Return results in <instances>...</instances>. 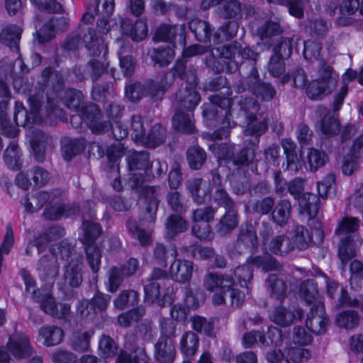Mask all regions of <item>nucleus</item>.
<instances>
[{"label": "nucleus", "mask_w": 363, "mask_h": 363, "mask_svg": "<svg viewBox=\"0 0 363 363\" xmlns=\"http://www.w3.org/2000/svg\"><path fill=\"white\" fill-rule=\"evenodd\" d=\"M65 97L66 106L77 112L70 118V123L74 128L81 127L83 122L89 125L91 131L96 133L104 132L109 128V123L101 121V111L96 104H89L86 108L81 107L83 99L81 91L69 90L66 92Z\"/></svg>", "instance_id": "obj_1"}, {"label": "nucleus", "mask_w": 363, "mask_h": 363, "mask_svg": "<svg viewBox=\"0 0 363 363\" xmlns=\"http://www.w3.org/2000/svg\"><path fill=\"white\" fill-rule=\"evenodd\" d=\"M30 111L28 113L21 102H16L14 110V121L18 125L26 128V138L29 141L38 160H43L45 136L39 130H33L31 125L42 122V118L38 115L41 101L37 97L28 99Z\"/></svg>", "instance_id": "obj_2"}, {"label": "nucleus", "mask_w": 363, "mask_h": 363, "mask_svg": "<svg viewBox=\"0 0 363 363\" xmlns=\"http://www.w3.org/2000/svg\"><path fill=\"white\" fill-rule=\"evenodd\" d=\"M235 284V281L230 275L218 272L207 273L203 280L205 289L215 293L212 297V301L216 306L225 303V296L227 292H230L233 305L239 306L244 302V294L234 288Z\"/></svg>", "instance_id": "obj_3"}, {"label": "nucleus", "mask_w": 363, "mask_h": 363, "mask_svg": "<svg viewBox=\"0 0 363 363\" xmlns=\"http://www.w3.org/2000/svg\"><path fill=\"white\" fill-rule=\"evenodd\" d=\"M21 277L24 281L26 290L30 293L32 298L40 303L42 309L48 314L56 317L63 318L68 314L70 307L65 303L56 305L51 294L50 289L35 290V283L32 277L26 271L21 272Z\"/></svg>", "instance_id": "obj_4"}, {"label": "nucleus", "mask_w": 363, "mask_h": 363, "mask_svg": "<svg viewBox=\"0 0 363 363\" xmlns=\"http://www.w3.org/2000/svg\"><path fill=\"white\" fill-rule=\"evenodd\" d=\"M82 230L84 233L82 240L86 245V255L88 264L92 272L97 273L100 268L101 254L100 250L94 244V241L100 235L101 231V228L92 220L90 221L84 220Z\"/></svg>", "instance_id": "obj_5"}, {"label": "nucleus", "mask_w": 363, "mask_h": 363, "mask_svg": "<svg viewBox=\"0 0 363 363\" xmlns=\"http://www.w3.org/2000/svg\"><path fill=\"white\" fill-rule=\"evenodd\" d=\"M71 255V246L67 242L55 245L52 247L50 256H45L40 259L38 269L42 273V276L48 279H52L58 274L59 265L57 262L58 257L65 259L68 258Z\"/></svg>", "instance_id": "obj_6"}, {"label": "nucleus", "mask_w": 363, "mask_h": 363, "mask_svg": "<svg viewBox=\"0 0 363 363\" xmlns=\"http://www.w3.org/2000/svg\"><path fill=\"white\" fill-rule=\"evenodd\" d=\"M108 21L103 18L97 22V30L89 29L84 37V43L90 55L99 56L108 54V46L104 38L109 31Z\"/></svg>", "instance_id": "obj_7"}, {"label": "nucleus", "mask_w": 363, "mask_h": 363, "mask_svg": "<svg viewBox=\"0 0 363 363\" xmlns=\"http://www.w3.org/2000/svg\"><path fill=\"white\" fill-rule=\"evenodd\" d=\"M210 102L203 105V116L206 121H218L220 116H224L226 125H230L232 100L226 96L213 95L209 97Z\"/></svg>", "instance_id": "obj_8"}, {"label": "nucleus", "mask_w": 363, "mask_h": 363, "mask_svg": "<svg viewBox=\"0 0 363 363\" xmlns=\"http://www.w3.org/2000/svg\"><path fill=\"white\" fill-rule=\"evenodd\" d=\"M81 261L72 259L65 267L63 278L60 283V289L65 294L66 298L72 296V289L78 287L82 283Z\"/></svg>", "instance_id": "obj_9"}, {"label": "nucleus", "mask_w": 363, "mask_h": 363, "mask_svg": "<svg viewBox=\"0 0 363 363\" xmlns=\"http://www.w3.org/2000/svg\"><path fill=\"white\" fill-rule=\"evenodd\" d=\"M177 30V28L173 26H160V66L168 65L174 57Z\"/></svg>", "instance_id": "obj_10"}, {"label": "nucleus", "mask_w": 363, "mask_h": 363, "mask_svg": "<svg viewBox=\"0 0 363 363\" xmlns=\"http://www.w3.org/2000/svg\"><path fill=\"white\" fill-rule=\"evenodd\" d=\"M319 199L315 194L305 193L298 199L300 214L308 218V225L319 230L320 223L315 219L319 211Z\"/></svg>", "instance_id": "obj_11"}, {"label": "nucleus", "mask_w": 363, "mask_h": 363, "mask_svg": "<svg viewBox=\"0 0 363 363\" xmlns=\"http://www.w3.org/2000/svg\"><path fill=\"white\" fill-rule=\"evenodd\" d=\"M306 327L313 333L321 335L325 333L329 325V319L325 314L324 304L318 301L311 309L306 320Z\"/></svg>", "instance_id": "obj_12"}, {"label": "nucleus", "mask_w": 363, "mask_h": 363, "mask_svg": "<svg viewBox=\"0 0 363 363\" xmlns=\"http://www.w3.org/2000/svg\"><path fill=\"white\" fill-rule=\"evenodd\" d=\"M117 46V55L122 72L125 77H130L135 68V60L130 55L132 46L129 40L124 38H117L115 41Z\"/></svg>", "instance_id": "obj_13"}, {"label": "nucleus", "mask_w": 363, "mask_h": 363, "mask_svg": "<svg viewBox=\"0 0 363 363\" xmlns=\"http://www.w3.org/2000/svg\"><path fill=\"white\" fill-rule=\"evenodd\" d=\"M187 82L189 86L179 91L178 100L179 103V109H187L191 111L198 105L200 101V96L195 90L196 84V76L195 70L191 72V76L188 77Z\"/></svg>", "instance_id": "obj_14"}, {"label": "nucleus", "mask_w": 363, "mask_h": 363, "mask_svg": "<svg viewBox=\"0 0 363 363\" xmlns=\"http://www.w3.org/2000/svg\"><path fill=\"white\" fill-rule=\"evenodd\" d=\"M193 263L187 260H175L169 267L168 272L160 269V278L164 277H169L179 283L188 281L192 274Z\"/></svg>", "instance_id": "obj_15"}, {"label": "nucleus", "mask_w": 363, "mask_h": 363, "mask_svg": "<svg viewBox=\"0 0 363 363\" xmlns=\"http://www.w3.org/2000/svg\"><path fill=\"white\" fill-rule=\"evenodd\" d=\"M8 347L10 353L17 358L30 356L32 352L28 337L21 333H16L9 338Z\"/></svg>", "instance_id": "obj_16"}, {"label": "nucleus", "mask_w": 363, "mask_h": 363, "mask_svg": "<svg viewBox=\"0 0 363 363\" xmlns=\"http://www.w3.org/2000/svg\"><path fill=\"white\" fill-rule=\"evenodd\" d=\"M120 28L123 35L130 37L133 41H141L147 35V26L145 21L138 19L134 23L129 20L121 22Z\"/></svg>", "instance_id": "obj_17"}, {"label": "nucleus", "mask_w": 363, "mask_h": 363, "mask_svg": "<svg viewBox=\"0 0 363 363\" xmlns=\"http://www.w3.org/2000/svg\"><path fill=\"white\" fill-rule=\"evenodd\" d=\"M335 88V81L329 80L327 83L317 79L308 83L306 91L313 100H320L331 94Z\"/></svg>", "instance_id": "obj_18"}, {"label": "nucleus", "mask_w": 363, "mask_h": 363, "mask_svg": "<svg viewBox=\"0 0 363 363\" xmlns=\"http://www.w3.org/2000/svg\"><path fill=\"white\" fill-rule=\"evenodd\" d=\"M206 66L214 74H219L224 71L233 72L238 69V65L235 61H226L220 56H216L211 50L205 57Z\"/></svg>", "instance_id": "obj_19"}, {"label": "nucleus", "mask_w": 363, "mask_h": 363, "mask_svg": "<svg viewBox=\"0 0 363 363\" xmlns=\"http://www.w3.org/2000/svg\"><path fill=\"white\" fill-rule=\"evenodd\" d=\"M291 215V204L287 199L280 200L274 206L270 218L280 228L285 227Z\"/></svg>", "instance_id": "obj_20"}, {"label": "nucleus", "mask_w": 363, "mask_h": 363, "mask_svg": "<svg viewBox=\"0 0 363 363\" xmlns=\"http://www.w3.org/2000/svg\"><path fill=\"white\" fill-rule=\"evenodd\" d=\"M269 251L276 255H286L294 249L291 239L286 235H278L268 243Z\"/></svg>", "instance_id": "obj_21"}, {"label": "nucleus", "mask_w": 363, "mask_h": 363, "mask_svg": "<svg viewBox=\"0 0 363 363\" xmlns=\"http://www.w3.org/2000/svg\"><path fill=\"white\" fill-rule=\"evenodd\" d=\"M0 97L3 98V100L0 101V122L1 126L2 127L4 133L9 137H15L18 134V130L16 128H6L4 127L6 123V109L8 107V99L9 98V91L8 87L4 82L0 80Z\"/></svg>", "instance_id": "obj_22"}, {"label": "nucleus", "mask_w": 363, "mask_h": 363, "mask_svg": "<svg viewBox=\"0 0 363 363\" xmlns=\"http://www.w3.org/2000/svg\"><path fill=\"white\" fill-rule=\"evenodd\" d=\"M238 225V215L233 208L228 209L216 226V232L220 236H225L233 230Z\"/></svg>", "instance_id": "obj_23"}, {"label": "nucleus", "mask_w": 363, "mask_h": 363, "mask_svg": "<svg viewBox=\"0 0 363 363\" xmlns=\"http://www.w3.org/2000/svg\"><path fill=\"white\" fill-rule=\"evenodd\" d=\"M173 126L177 130L184 133H193L196 130L193 115L184 113L178 108L172 119Z\"/></svg>", "instance_id": "obj_24"}, {"label": "nucleus", "mask_w": 363, "mask_h": 363, "mask_svg": "<svg viewBox=\"0 0 363 363\" xmlns=\"http://www.w3.org/2000/svg\"><path fill=\"white\" fill-rule=\"evenodd\" d=\"M199 347L198 335L191 331L185 333L180 340V348L182 354L189 359H193Z\"/></svg>", "instance_id": "obj_25"}, {"label": "nucleus", "mask_w": 363, "mask_h": 363, "mask_svg": "<svg viewBox=\"0 0 363 363\" xmlns=\"http://www.w3.org/2000/svg\"><path fill=\"white\" fill-rule=\"evenodd\" d=\"M64 337L63 330L57 326H44L40 329L39 338L46 346L56 345L61 342Z\"/></svg>", "instance_id": "obj_26"}, {"label": "nucleus", "mask_w": 363, "mask_h": 363, "mask_svg": "<svg viewBox=\"0 0 363 363\" xmlns=\"http://www.w3.org/2000/svg\"><path fill=\"white\" fill-rule=\"evenodd\" d=\"M267 288L271 296L282 301L286 296L287 286L286 282L275 274H270L267 279Z\"/></svg>", "instance_id": "obj_27"}, {"label": "nucleus", "mask_w": 363, "mask_h": 363, "mask_svg": "<svg viewBox=\"0 0 363 363\" xmlns=\"http://www.w3.org/2000/svg\"><path fill=\"white\" fill-rule=\"evenodd\" d=\"M338 255L345 267L347 262L356 256L357 250L354 238L342 237L338 238Z\"/></svg>", "instance_id": "obj_28"}, {"label": "nucleus", "mask_w": 363, "mask_h": 363, "mask_svg": "<svg viewBox=\"0 0 363 363\" xmlns=\"http://www.w3.org/2000/svg\"><path fill=\"white\" fill-rule=\"evenodd\" d=\"M113 0H97L96 8L89 7L84 14L82 21L86 23H91L94 20L95 14L101 13L104 16H108L113 11Z\"/></svg>", "instance_id": "obj_29"}, {"label": "nucleus", "mask_w": 363, "mask_h": 363, "mask_svg": "<svg viewBox=\"0 0 363 363\" xmlns=\"http://www.w3.org/2000/svg\"><path fill=\"white\" fill-rule=\"evenodd\" d=\"M270 320L281 327H287L293 324L295 314L283 306L274 307L269 314Z\"/></svg>", "instance_id": "obj_30"}, {"label": "nucleus", "mask_w": 363, "mask_h": 363, "mask_svg": "<svg viewBox=\"0 0 363 363\" xmlns=\"http://www.w3.org/2000/svg\"><path fill=\"white\" fill-rule=\"evenodd\" d=\"M262 82L259 78L258 71L255 66V63L251 64L250 74L244 80L240 81L235 86V91L240 94L248 89L252 94Z\"/></svg>", "instance_id": "obj_31"}, {"label": "nucleus", "mask_w": 363, "mask_h": 363, "mask_svg": "<svg viewBox=\"0 0 363 363\" xmlns=\"http://www.w3.org/2000/svg\"><path fill=\"white\" fill-rule=\"evenodd\" d=\"M167 239H172L178 233H183L187 229V223L179 215H171L164 223Z\"/></svg>", "instance_id": "obj_32"}, {"label": "nucleus", "mask_w": 363, "mask_h": 363, "mask_svg": "<svg viewBox=\"0 0 363 363\" xmlns=\"http://www.w3.org/2000/svg\"><path fill=\"white\" fill-rule=\"evenodd\" d=\"M21 32L22 30L18 26H8L1 30L0 33V40L11 50L17 51Z\"/></svg>", "instance_id": "obj_33"}, {"label": "nucleus", "mask_w": 363, "mask_h": 363, "mask_svg": "<svg viewBox=\"0 0 363 363\" xmlns=\"http://www.w3.org/2000/svg\"><path fill=\"white\" fill-rule=\"evenodd\" d=\"M189 27L197 40L203 43L211 41V28L208 22L200 19H194L190 21Z\"/></svg>", "instance_id": "obj_34"}, {"label": "nucleus", "mask_w": 363, "mask_h": 363, "mask_svg": "<svg viewBox=\"0 0 363 363\" xmlns=\"http://www.w3.org/2000/svg\"><path fill=\"white\" fill-rule=\"evenodd\" d=\"M93 335V330H84L82 329H77L73 332L70 337L72 347L74 350L79 352L88 350L89 340Z\"/></svg>", "instance_id": "obj_35"}, {"label": "nucleus", "mask_w": 363, "mask_h": 363, "mask_svg": "<svg viewBox=\"0 0 363 363\" xmlns=\"http://www.w3.org/2000/svg\"><path fill=\"white\" fill-rule=\"evenodd\" d=\"M238 28V23L234 21L224 23L213 34V43L219 44L224 41L230 40L237 35Z\"/></svg>", "instance_id": "obj_36"}, {"label": "nucleus", "mask_w": 363, "mask_h": 363, "mask_svg": "<svg viewBox=\"0 0 363 363\" xmlns=\"http://www.w3.org/2000/svg\"><path fill=\"white\" fill-rule=\"evenodd\" d=\"M249 262L258 268H262L264 272L279 271L282 269V265L269 254L251 257Z\"/></svg>", "instance_id": "obj_37"}, {"label": "nucleus", "mask_w": 363, "mask_h": 363, "mask_svg": "<svg viewBox=\"0 0 363 363\" xmlns=\"http://www.w3.org/2000/svg\"><path fill=\"white\" fill-rule=\"evenodd\" d=\"M284 60V59L281 58L280 56L272 55L267 65L268 71L272 76L279 77L283 75L281 79L283 84L288 83L291 79L289 74H284L286 68Z\"/></svg>", "instance_id": "obj_38"}, {"label": "nucleus", "mask_w": 363, "mask_h": 363, "mask_svg": "<svg viewBox=\"0 0 363 363\" xmlns=\"http://www.w3.org/2000/svg\"><path fill=\"white\" fill-rule=\"evenodd\" d=\"M337 326L347 330H352L358 326L359 316L354 310H347L338 313L335 318Z\"/></svg>", "instance_id": "obj_39"}, {"label": "nucleus", "mask_w": 363, "mask_h": 363, "mask_svg": "<svg viewBox=\"0 0 363 363\" xmlns=\"http://www.w3.org/2000/svg\"><path fill=\"white\" fill-rule=\"evenodd\" d=\"M110 300L111 296L109 295L98 292L94 296L91 303H89L88 301H83L81 305L78 306V310L82 315H86L83 308H93L95 311L96 310L101 311L106 309Z\"/></svg>", "instance_id": "obj_40"}, {"label": "nucleus", "mask_w": 363, "mask_h": 363, "mask_svg": "<svg viewBox=\"0 0 363 363\" xmlns=\"http://www.w3.org/2000/svg\"><path fill=\"white\" fill-rule=\"evenodd\" d=\"M359 220L354 217H345L342 218L336 228L335 233L338 238H354L353 233L359 228Z\"/></svg>", "instance_id": "obj_41"}, {"label": "nucleus", "mask_w": 363, "mask_h": 363, "mask_svg": "<svg viewBox=\"0 0 363 363\" xmlns=\"http://www.w3.org/2000/svg\"><path fill=\"white\" fill-rule=\"evenodd\" d=\"M300 298L306 303L311 304L319 297L318 286L313 280L308 279L301 284L299 288Z\"/></svg>", "instance_id": "obj_42"}, {"label": "nucleus", "mask_w": 363, "mask_h": 363, "mask_svg": "<svg viewBox=\"0 0 363 363\" xmlns=\"http://www.w3.org/2000/svg\"><path fill=\"white\" fill-rule=\"evenodd\" d=\"M248 260L247 264L236 267L234 271L238 284L241 287L245 288L247 292L251 289L253 278L252 268Z\"/></svg>", "instance_id": "obj_43"}, {"label": "nucleus", "mask_w": 363, "mask_h": 363, "mask_svg": "<svg viewBox=\"0 0 363 363\" xmlns=\"http://www.w3.org/2000/svg\"><path fill=\"white\" fill-rule=\"evenodd\" d=\"M283 33V28L278 22L269 20L265 21L257 30V35L264 40L279 35Z\"/></svg>", "instance_id": "obj_44"}, {"label": "nucleus", "mask_w": 363, "mask_h": 363, "mask_svg": "<svg viewBox=\"0 0 363 363\" xmlns=\"http://www.w3.org/2000/svg\"><path fill=\"white\" fill-rule=\"evenodd\" d=\"M292 242L294 247L299 250H305L308 248L312 242L311 236L308 230L303 225H296L293 229Z\"/></svg>", "instance_id": "obj_45"}, {"label": "nucleus", "mask_w": 363, "mask_h": 363, "mask_svg": "<svg viewBox=\"0 0 363 363\" xmlns=\"http://www.w3.org/2000/svg\"><path fill=\"white\" fill-rule=\"evenodd\" d=\"M186 158L191 169H199L206 160V154L200 147L193 146L188 149Z\"/></svg>", "instance_id": "obj_46"}, {"label": "nucleus", "mask_w": 363, "mask_h": 363, "mask_svg": "<svg viewBox=\"0 0 363 363\" xmlns=\"http://www.w3.org/2000/svg\"><path fill=\"white\" fill-rule=\"evenodd\" d=\"M320 128L325 135L330 137L340 132V124L337 118L328 112L320 122Z\"/></svg>", "instance_id": "obj_47"}, {"label": "nucleus", "mask_w": 363, "mask_h": 363, "mask_svg": "<svg viewBox=\"0 0 363 363\" xmlns=\"http://www.w3.org/2000/svg\"><path fill=\"white\" fill-rule=\"evenodd\" d=\"M240 111L247 121L254 122L257 119V113L259 110V103L252 98H245L240 103Z\"/></svg>", "instance_id": "obj_48"}, {"label": "nucleus", "mask_w": 363, "mask_h": 363, "mask_svg": "<svg viewBox=\"0 0 363 363\" xmlns=\"http://www.w3.org/2000/svg\"><path fill=\"white\" fill-rule=\"evenodd\" d=\"M4 162L11 169L16 170L21 167V155L16 144L11 143L8 146L4 153Z\"/></svg>", "instance_id": "obj_49"}, {"label": "nucleus", "mask_w": 363, "mask_h": 363, "mask_svg": "<svg viewBox=\"0 0 363 363\" xmlns=\"http://www.w3.org/2000/svg\"><path fill=\"white\" fill-rule=\"evenodd\" d=\"M327 155L315 148H309L307 152V161L311 171H316L323 167L328 161Z\"/></svg>", "instance_id": "obj_50"}, {"label": "nucleus", "mask_w": 363, "mask_h": 363, "mask_svg": "<svg viewBox=\"0 0 363 363\" xmlns=\"http://www.w3.org/2000/svg\"><path fill=\"white\" fill-rule=\"evenodd\" d=\"M124 277L120 272L119 267H112L107 273V279L104 284L107 291L116 292L123 281Z\"/></svg>", "instance_id": "obj_51"}, {"label": "nucleus", "mask_w": 363, "mask_h": 363, "mask_svg": "<svg viewBox=\"0 0 363 363\" xmlns=\"http://www.w3.org/2000/svg\"><path fill=\"white\" fill-rule=\"evenodd\" d=\"M158 274L159 272L155 270L153 272L154 277L149 279L144 285L145 299L149 304L155 303L159 298V284L157 280Z\"/></svg>", "instance_id": "obj_52"}, {"label": "nucleus", "mask_w": 363, "mask_h": 363, "mask_svg": "<svg viewBox=\"0 0 363 363\" xmlns=\"http://www.w3.org/2000/svg\"><path fill=\"white\" fill-rule=\"evenodd\" d=\"M318 72V79L327 83L329 80L335 81V88L337 84L338 75L336 74L333 67L328 65L325 60H319L317 65Z\"/></svg>", "instance_id": "obj_53"}, {"label": "nucleus", "mask_w": 363, "mask_h": 363, "mask_svg": "<svg viewBox=\"0 0 363 363\" xmlns=\"http://www.w3.org/2000/svg\"><path fill=\"white\" fill-rule=\"evenodd\" d=\"M274 205V199L271 196H267L252 203L251 205V209L254 213L265 216L269 213H272Z\"/></svg>", "instance_id": "obj_54"}, {"label": "nucleus", "mask_w": 363, "mask_h": 363, "mask_svg": "<svg viewBox=\"0 0 363 363\" xmlns=\"http://www.w3.org/2000/svg\"><path fill=\"white\" fill-rule=\"evenodd\" d=\"M213 199L215 203L227 210L235 208L234 201L222 186H218L214 189Z\"/></svg>", "instance_id": "obj_55"}, {"label": "nucleus", "mask_w": 363, "mask_h": 363, "mask_svg": "<svg viewBox=\"0 0 363 363\" xmlns=\"http://www.w3.org/2000/svg\"><path fill=\"white\" fill-rule=\"evenodd\" d=\"M294 38L281 37L274 48V55L280 56L282 59H288L292 53L293 41Z\"/></svg>", "instance_id": "obj_56"}, {"label": "nucleus", "mask_w": 363, "mask_h": 363, "mask_svg": "<svg viewBox=\"0 0 363 363\" xmlns=\"http://www.w3.org/2000/svg\"><path fill=\"white\" fill-rule=\"evenodd\" d=\"M203 179L201 178H194L186 182V189L191 194L193 200L198 204L205 203L206 196L199 194V191L202 185Z\"/></svg>", "instance_id": "obj_57"}, {"label": "nucleus", "mask_w": 363, "mask_h": 363, "mask_svg": "<svg viewBox=\"0 0 363 363\" xmlns=\"http://www.w3.org/2000/svg\"><path fill=\"white\" fill-rule=\"evenodd\" d=\"M255 159V150L245 147L240 150L239 152L234 154L233 160V164L238 167L248 166Z\"/></svg>", "instance_id": "obj_58"}, {"label": "nucleus", "mask_w": 363, "mask_h": 363, "mask_svg": "<svg viewBox=\"0 0 363 363\" xmlns=\"http://www.w3.org/2000/svg\"><path fill=\"white\" fill-rule=\"evenodd\" d=\"M192 328L198 333L203 332L209 337L214 336V327L211 321L207 320L201 316H194L191 318Z\"/></svg>", "instance_id": "obj_59"}, {"label": "nucleus", "mask_w": 363, "mask_h": 363, "mask_svg": "<svg viewBox=\"0 0 363 363\" xmlns=\"http://www.w3.org/2000/svg\"><path fill=\"white\" fill-rule=\"evenodd\" d=\"M216 50L225 60L233 61V59L240 51V45L239 43L235 41L228 45L218 47L216 48Z\"/></svg>", "instance_id": "obj_60"}, {"label": "nucleus", "mask_w": 363, "mask_h": 363, "mask_svg": "<svg viewBox=\"0 0 363 363\" xmlns=\"http://www.w3.org/2000/svg\"><path fill=\"white\" fill-rule=\"evenodd\" d=\"M286 356V363H289V360L298 363L308 360L311 357V352L308 349L294 347L288 348Z\"/></svg>", "instance_id": "obj_61"}, {"label": "nucleus", "mask_w": 363, "mask_h": 363, "mask_svg": "<svg viewBox=\"0 0 363 363\" xmlns=\"http://www.w3.org/2000/svg\"><path fill=\"white\" fill-rule=\"evenodd\" d=\"M206 89L211 91H218L221 89H224L223 94L226 96H230L232 94L228 79L223 76L213 78L206 85Z\"/></svg>", "instance_id": "obj_62"}, {"label": "nucleus", "mask_w": 363, "mask_h": 363, "mask_svg": "<svg viewBox=\"0 0 363 363\" xmlns=\"http://www.w3.org/2000/svg\"><path fill=\"white\" fill-rule=\"evenodd\" d=\"M138 294L135 291H123L114 300V306L118 309H123L128 305H134L137 303Z\"/></svg>", "instance_id": "obj_63"}, {"label": "nucleus", "mask_w": 363, "mask_h": 363, "mask_svg": "<svg viewBox=\"0 0 363 363\" xmlns=\"http://www.w3.org/2000/svg\"><path fill=\"white\" fill-rule=\"evenodd\" d=\"M72 214L69 207L61 204H56L47 208L44 213L46 218L51 220H57L63 216L68 217Z\"/></svg>", "instance_id": "obj_64"}]
</instances>
